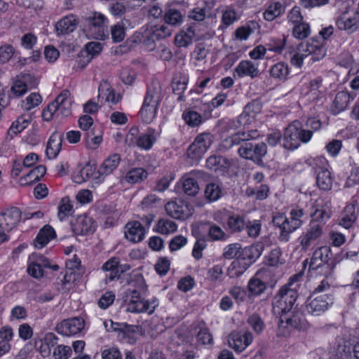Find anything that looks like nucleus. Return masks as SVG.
<instances>
[{
    "instance_id": "nucleus-1",
    "label": "nucleus",
    "mask_w": 359,
    "mask_h": 359,
    "mask_svg": "<svg viewBox=\"0 0 359 359\" xmlns=\"http://www.w3.org/2000/svg\"><path fill=\"white\" fill-rule=\"evenodd\" d=\"M297 286V283L292 280L281 287L276 297L273 311L275 315L280 316L279 327L290 325L296 329H302L304 326L303 313L294 307L298 297Z\"/></svg>"
},
{
    "instance_id": "nucleus-2",
    "label": "nucleus",
    "mask_w": 359,
    "mask_h": 359,
    "mask_svg": "<svg viewBox=\"0 0 359 359\" xmlns=\"http://www.w3.org/2000/svg\"><path fill=\"white\" fill-rule=\"evenodd\" d=\"M130 287L128 290L127 293L130 297L129 302L127 305L126 311L132 313L147 312L151 313L154 312L156 304H154L150 309V304L148 301L142 298L141 293L146 291L147 285L142 274L137 273L130 276L128 282Z\"/></svg>"
},
{
    "instance_id": "nucleus-3",
    "label": "nucleus",
    "mask_w": 359,
    "mask_h": 359,
    "mask_svg": "<svg viewBox=\"0 0 359 359\" xmlns=\"http://www.w3.org/2000/svg\"><path fill=\"white\" fill-rule=\"evenodd\" d=\"M162 98V88L158 83H153L147 89L140 114L146 123L151 122L156 114L157 107Z\"/></svg>"
},
{
    "instance_id": "nucleus-4",
    "label": "nucleus",
    "mask_w": 359,
    "mask_h": 359,
    "mask_svg": "<svg viewBox=\"0 0 359 359\" xmlns=\"http://www.w3.org/2000/svg\"><path fill=\"white\" fill-rule=\"evenodd\" d=\"M238 152L241 158L251 160L261 165L262 163V157L267 153V147L264 142L258 144L245 142L241 145Z\"/></svg>"
},
{
    "instance_id": "nucleus-5",
    "label": "nucleus",
    "mask_w": 359,
    "mask_h": 359,
    "mask_svg": "<svg viewBox=\"0 0 359 359\" xmlns=\"http://www.w3.org/2000/svg\"><path fill=\"white\" fill-rule=\"evenodd\" d=\"M332 298L328 294L313 293L307 301L306 309L313 316H319L328 309L332 304Z\"/></svg>"
},
{
    "instance_id": "nucleus-6",
    "label": "nucleus",
    "mask_w": 359,
    "mask_h": 359,
    "mask_svg": "<svg viewBox=\"0 0 359 359\" xmlns=\"http://www.w3.org/2000/svg\"><path fill=\"white\" fill-rule=\"evenodd\" d=\"M212 137L210 133L198 135L187 149L188 156L193 159L201 158L211 145Z\"/></svg>"
},
{
    "instance_id": "nucleus-7",
    "label": "nucleus",
    "mask_w": 359,
    "mask_h": 359,
    "mask_svg": "<svg viewBox=\"0 0 359 359\" xmlns=\"http://www.w3.org/2000/svg\"><path fill=\"white\" fill-rule=\"evenodd\" d=\"M204 173L200 170H193L186 173L181 179L182 190L189 196H195L199 191L198 180L203 177Z\"/></svg>"
},
{
    "instance_id": "nucleus-8",
    "label": "nucleus",
    "mask_w": 359,
    "mask_h": 359,
    "mask_svg": "<svg viewBox=\"0 0 359 359\" xmlns=\"http://www.w3.org/2000/svg\"><path fill=\"white\" fill-rule=\"evenodd\" d=\"M165 209L168 215L177 219H187L192 215V208L187 203L180 201L179 203L176 201H170L165 206Z\"/></svg>"
},
{
    "instance_id": "nucleus-9",
    "label": "nucleus",
    "mask_w": 359,
    "mask_h": 359,
    "mask_svg": "<svg viewBox=\"0 0 359 359\" xmlns=\"http://www.w3.org/2000/svg\"><path fill=\"white\" fill-rule=\"evenodd\" d=\"M300 123L293 121L285 130L283 147L287 149H295L300 145L299 128Z\"/></svg>"
},
{
    "instance_id": "nucleus-10",
    "label": "nucleus",
    "mask_w": 359,
    "mask_h": 359,
    "mask_svg": "<svg viewBox=\"0 0 359 359\" xmlns=\"http://www.w3.org/2000/svg\"><path fill=\"white\" fill-rule=\"evenodd\" d=\"M70 92L67 90H64L53 102L56 108V117L68 116L71 114L72 99L71 97Z\"/></svg>"
},
{
    "instance_id": "nucleus-11",
    "label": "nucleus",
    "mask_w": 359,
    "mask_h": 359,
    "mask_svg": "<svg viewBox=\"0 0 359 359\" xmlns=\"http://www.w3.org/2000/svg\"><path fill=\"white\" fill-rule=\"evenodd\" d=\"M84 327V321L79 318L63 320L55 328L61 334L70 336L76 334L81 331Z\"/></svg>"
},
{
    "instance_id": "nucleus-12",
    "label": "nucleus",
    "mask_w": 359,
    "mask_h": 359,
    "mask_svg": "<svg viewBox=\"0 0 359 359\" xmlns=\"http://www.w3.org/2000/svg\"><path fill=\"white\" fill-rule=\"evenodd\" d=\"M252 341V335L248 332L244 334L240 332L231 333L228 339L229 346L237 352H241L244 350Z\"/></svg>"
},
{
    "instance_id": "nucleus-13",
    "label": "nucleus",
    "mask_w": 359,
    "mask_h": 359,
    "mask_svg": "<svg viewBox=\"0 0 359 359\" xmlns=\"http://www.w3.org/2000/svg\"><path fill=\"white\" fill-rule=\"evenodd\" d=\"M22 212L18 208L12 207L0 213V220L4 222L7 231L15 228L21 219Z\"/></svg>"
},
{
    "instance_id": "nucleus-14",
    "label": "nucleus",
    "mask_w": 359,
    "mask_h": 359,
    "mask_svg": "<svg viewBox=\"0 0 359 359\" xmlns=\"http://www.w3.org/2000/svg\"><path fill=\"white\" fill-rule=\"evenodd\" d=\"M72 230L77 235L86 234L94 231V221L86 215L79 216L75 222H71Z\"/></svg>"
},
{
    "instance_id": "nucleus-15",
    "label": "nucleus",
    "mask_w": 359,
    "mask_h": 359,
    "mask_svg": "<svg viewBox=\"0 0 359 359\" xmlns=\"http://www.w3.org/2000/svg\"><path fill=\"white\" fill-rule=\"evenodd\" d=\"M346 11L344 12L337 20V25L341 30L353 32L359 29V11L355 12L353 15L347 17Z\"/></svg>"
},
{
    "instance_id": "nucleus-16",
    "label": "nucleus",
    "mask_w": 359,
    "mask_h": 359,
    "mask_svg": "<svg viewBox=\"0 0 359 359\" xmlns=\"http://www.w3.org/2000/svg\"><path fill=\"white\" fill-rule=\"evenodd\" d=\"M125 236L129 241L137 243L141 241L144 236V229L139 222H128L126 226Z\"/></svg>"
},
{
    "instance_id": "nucleus-17",
    "label": "nucleus",
    "mask_w": 359,
    "mask_h": 359,
    "mask_svg": "<svg viewBox=\"0 0 359 359\" xmlns=\"http://www.w3.org/2000/svg\"><path fill=\"white\" fill-rule=\"evenodd\" d=\"M331 250L327 246L320 247L313 253L310 262V268L316 269L330 260Z\"/></svg>"
},
{
    "instance_id": "nucleus-18",
    "label": "nucleus",
    "mask_w": 359,
    "mask_h": 359,
    "mask_svg": "<svg viewBox=\"0 0 359 359\" xmlns=\"http://www.w3.org/2000/svg\"><path fill=\"white\" fill-rule=\"evenodd\" d=\"M63 139V134L54 133L50 137L46 147V155L48 158H54L59 154Z\"/></svg>"
},
{
    "instance_id": "nucleus-19",
    "label": "nucleus",
    "mask_w": 359,
    "mask_h": 359,
    "mask_svg": "<svg viewBox=\"0 0 359 359\" xmlns=\"http://www.w3.org/2000/svg\"><path fill=\"white\" fill-rule=\"evenodd\" d=\"M316 184L323 191H329L332 186V178L330 172L325 168H319L316 170Z\"/></svg>"
},
{
    "instance_id": "nucleus-20",
    "label": "nucleus",
    "mask_w": 359,
    "mask_h": 359,
    "mask_svg": "<svg viewBox=\"0 0 359 359\" xmlns=\"http://www.w3.org/2000/svg\"><path fill=\"white\" fill-rule=\"evenodd\" d=\"M77 24L75 16L67 15L57 22L56 32L58 35L69 34L76 29Z\"/></svg>"
},
{
    "instance_id": "nucleus-21",
    "label": "nucleus",
    "mask_w": 359,
    "mask_h": 359,
    "mask_svg": "<svg viewBox=\"0 0 359 359\" xmlns=\"http://www.w3.org/2000/svg\"><path fill=\"white\" fill-rule=\"evenodd\" d=\"M236 74L238 77L248 76L255 78L258 76L259 70L251 61L243 60L235 69L234 76Z\"/></svg>"
},
{
    "instance_id": "nucleus-22",
    "label": "nucleus",
    "mask_w": 359,
    "mask_h": 359,
    "mask_svg": "<svg viewBox=\"0 0 359 359\" xmlns=\"http://www.w3.org/2000/svg\"><path fill=\"white\" fill-rule=\"evenodd\" d=\"M102 49V44L100 42L92 41L86 44V50L81 51L78 55L79 57H86V61L83 62V65L81 69H83L86 65L90 62L93 57L95 55L99 54Z\"/></svg>"
},
{
    "instance_id": "nucleus-23",
    "label": "nucleus",
    "mask_w": 359,
    "mask_h": 359,
    "mask_svg": "<svg viewBox=\"0 0 359 359\" xmlns=\"http://www.w3.org/2000/svg\"><path fill=\"white\" fill-rule=\"evenodd\" d=\"M106 21V18L101 13H94L89 18V25L91 32H94L97 35V38L102 39L104 36L103 25Z\"/></svg>"
},
{
    "instance_id": "nucleus-24",
    "label": "nucleus",
    "mask_w": 359,
    "mask_h": 359,
    "mask_svg": "<svg viewBox=\"0 0 359 359\" xmlns=\"http://www.w3.org/2000/svg\"><path fill=\"white\" fill-rule=\"evenodd\" d=\"M55 237V232L53 228L49 225H46L40 230L36 238V247L42 248L50 239Z\"/></svg>"
},
{
    "instance_id": "nucleus-25",
    "label": "nucleus",
    "mask_w": 359,
    "mask_h": 359,
    "mask_svg": "<svg viewBox=\"0 0 359 359\" xmlns=\"http://www.w3.org/2000/svg\"><path fill=\"white\" fill-rule=\"evenodd\" d=\"M55 237V232L53 228L49 225H46L40 230L36 238V247L42 248L50 239Z\"/></svg>"
},
{
    "instance_id": "nucleus-26",
    "label": "nucleus",
    "mask_w": 359,
    "mask_h": 359,
    "mask_svg": "<svg viewBox=\"0 0 359 359\" xmlns=\"http://www.w3.org/2000/svg\"><path fill=\"white\" fill-rule=\"evenodd\" d=\"M105 96V100L108 102L116 104L121 100V95L116 94L115 91L109 88V84L107 82L101 83L99 87V95L98 98L104 97Z\"/></svg>"
},
{
    "instance_id": "nucleus-27",
    "label": "nucleus",
    "mask_w": 359,
    "mask_h": 359,
    "mask_svg": "<svg viewBox=\"0 0 359 359\" xmlns=\"http://www.w3.org/2000/svg\"><path fill=\"white\" fill-rule=\"evenodd\" d=\"M156 139L157 134L154 130H149L147 133H142L139 135L137 147L145 150L150 149L156 141Z\"/></svg>"
},
{
    "instance_id": "nucleus-28",
    "label": "nucleus",
    "mask_w": 359,
    "mask_h": 359,
    "mask_svg": "<svg viewBox=\"0 0 359 359\" xmlns=\"http://www.w3.org/2000/svg\"><path fill=\"white\" fill-rule=\"evenodd\" d=\"M350 101V95L347 92L340 91L335 97L332 111L334 114H339L346 108Z\"/></svg>"
},
{
    "instance_id": "nucleus-29",
    "label": "nucleus",
    "mask_w": 359,
    "mask_h": 359,
    "mask_svg": "<svg viewBox=\"0 0 359 359\" xmlns=\"http://www.w3.org/2000/svg\"><path fill=\"white\" fill-rule=\"evenodd\" d=\"M121 161V157L118 154H113L108 157L102 163L100 168V172L102 175H109L114 170Z\"/></svg>"
},
{
    "instance_id": "nucleus-30",
    "label": "nucleus",
    "mask_w": 359,
    "mask_h": 359,
    "mask_svg": "<svg viewBox=\"0 0 359 359\" xmlns=\"http://www.w3.org/2000/svg\"><path fill=\"white\" fill-rule=\"evenodd\" d=\"M118 259L114 257L102 266L103 270L108 272L106 274V278H109V280H114L115 278H118Z\"/></svg>"
},
{
    "instance_id": "nucleus-31",
    "label": "nucleus",
    "mask_w": 359,
    "mask_h": 359,
    "mask_svg": "<svg viewBox=\"0 0 359 359\" xmlns=\"http://www.w3.org/2000/svg\"><path fill=\"white\" fill-rule=\"evenodd\" d=\"M172 29L167 25H155L151 29L149 38L154 41L170 36Z\"/></svg>"
},
{
    "instance_id": "nucleus-32",
    "label": "nucleus",
    "mask_w": 359,
    "mask_h": 359,
    "mask_svg": "<svg viewBox=\"0 0 359 359\" xmlns=\"http://www.w3.org/2000/svg\"><path fill=\"white\" fill-rule=\"evenodd\" d=\"M345 215L340 221V224L346 229L350 228L357 218L355 207L354 205H348L344 210Z\"/></svg>"
},
{
    "instance_id": "nucleus-33",
    "label": "nucleus",
    "mask_w": 359,
    "mask_h": 359,
    "mask_svg": "<svg viewBox=\"0 0 359 359\" xmlns=\"http://www.w3.org/2000/svg\"><path fill=\"white\" fill-rule=\"evenodd\" d=\"M259 135L257 130H250L248 132H238L231 137V142L235 144L249 142L251 139H254Z\"/></svg>"
},
{
    "instance_id": "nucleus-34",
    "label": "nucleus",
    "mask_w": 359,
    "mask_h": 359,
    "mask_svg": "<svg viewBox=\"0 0 359 359\" xmlns=\"http://www.w3.org/2000/svg\"><path fill=\"white\" fill-rule=\"evenodd\" d=\"M73 211V205L71 203L69 198L65 197L62 198L60 205L58 207L57 216L60 220L62 221L67 216L72 215Z\"/></svg>"
},
{
    "instance_id": "nucleus-35",
    "label": "nucleus",
    "mask_w": 359,
    "mask_h": 359,
    "mask_svg": "<svg viewBox=\"0 0 359 359\" xmlns=\"http://www.w3.org/2000/svg\"><path fill=\"white\" fill-rule=\"evenodd\" d=\"M264 250V243L262 242H257L248 248H245L243 253L249 259L255 261L261 256Z\"/></svg>"
},
{
    "instance_id": "nucleus-36",
    "label": "nucleus",
    "mask_w": 359,
    "mask_h": 359,
    "mask_svg": "<svg viewBox=\"0 0 359 359\" xmlns=\"http://www.w3.org/2000/svg\"><path fill=\"white\" fill-rule=\"evenodd\" d=\"M283 10V6L280 2L271 4L264 13V17L265 20L272 21L279 16Z\"/></svg>"
},
{
    "instance_id": "nucleus-37",
    "label": "nucleus",
    "mask_w": 359,
    "mask_h": 359,
    "mask_svg": "<svg viewBox=\"0 0 359 359\" xmlns=\"http://www.w3.org/2000/svg\"><path fill=\"white\" fill-rule=\"evenodd\" d=\"M165 22L170 25H177L182 22V15L176 9L170 8L164 15Z\"/></svg>"
},
{
    "instance_id": "nucleus-38",
    "label": "nucleus",
    "mask_w": 359,
    "mask_h": 359,
    "mask_svg": "<svg viewBox=\"0 0 359 359\" xmlns=\"http://www.w3.org/2000/svg\"><path fill=\"white\" fill-rule=\"evenodd\" d=\"M147 172L142 168H136L130 170L126 175V180L130 183H137L146 178Z\"/></svg>"
},
{
    "instance_id": "nucleus-39",
    "label": "nucleus",
    "mask_w": 359,
    "mask_h": 359,
    "mask_svg": "<svg viewBox=\"0 0 359 359\" xmlns=\"http://www.w3.org/2000/svg\"><path fill=\"white\" fill-rule=\"evenodd\" d=\"M95 169L89 163L82 168L78 174L74 176V182L76 183H82L86 181L94 173Z\"/></svg>"
},
{
    "instance_id": "nucleus-40",
    "label": "nucleus",
    "mask_w": 359,
    "mask_h": 359,
    "mask_svg": "<svg viewBox=\"0 0 359 359\" xmlns=\"http://www.w3.org/2000/svg\"><path fill=\"white\" fill-rule=\"evenodd\" d=\"M221 196V189L218 184L210 183L206 186L205 196L209 201H215Z\"/></svg>"
},
{
    "instance_id": "nucleus-41",
    "label": "nucleus",
    "mask_w": 359,
    "mask_h": 359,
    "mask_svg": "<svg viewBox=\"0 0 359 359\" xmlns=\"http://www.w3.org/2000/svg\"><path fill=\"white\" fill-rule=\"evenodd\" d=\"M297 50L303 52L305 56H307L310 54H318L317 52L321 51V48L318 46V43L314 44L313 41L311 43L302 42L297 46Z\"/></svg>"
},
{
    "instance_id": "nucleus-42",
    "label": "nucleus",
    "mask_w": 359,
    "mask_h": 359,
    "mask_svg": "<svg viewBox=\"0 0 359 359\" xmlns=\"http://www.w3.org/2000/svg\"><path fill=\"white\" fill-rule=\"evenodd\" d=\"M265 289L264 282L259 278H252L248 283V290L252 294H260Z\"/></svg>"
},
{
    "instance_id": "nucleus-43",
    "label": "nucleus",
    "mask_w": 359,
    "mask_h": 359,
    "mask_svg": "<svg viewBox=\"0 0 359 359\" xmlns=\"http://www.w3.org/2000/svg\"><path fill=\"white\" fill-rule=\"evenodd\" d=\"M270 74L274 78H285L288 74V67L283 62L277 63L272 66L270 69Z\"/></svg>"
},
{
    "instance_id": "nucleus-44",
    "label": "nucleus",
    "mask_w": 359,
    "mask_h": 359,
    "mask_svg": "<svg viewBox=\"0 0 359 359\" xmlns=\"http://www.w3.org/2000/svg\"><path fill=\"white\" fill-rule=\"evenodd\" d=\"M111 35L116 43L122 41L126 36L125 27L121 23H117L111 27Z\"/></svg>"
},
{
    "instance_id": "nucleus-45",
    "label": "nucleus",
    "mask_w": 359,
    "mask_h": 359,
    "mask_svg": "<svg viewBox=\"0 0 359 359\" xmlns=\"http://www.w3.org/2000/svg\"><path fill=\"white\" fill-rule=\"evenodd\" d=\"M176 229L177 225L172 221L160 219L157 224V231L162 234H167L170 232H173Z\"/></svg>"
},
{
    "instance_id": "nucleus-46",
    "label": "nucleus",
    "mask_w": 359,
    "mask_h": 359,
    "mask_svg": "<svg viewBox=\"0 0 359 359\" xmlns=\"http://www.w3.org/2000/svg\"><path fill=\"white\" fill-rule=\"evenodd\" d=\"M245 225L244 219L238 215L229 217L228 226L233 231H241Z\"/></svg>"
},
{
    "instance_id": "nucleus-47",
    "label": "nucleus",
    "mask_w": 359,
    "mask_h": 359,
    "mask_svg": "<svg viewBox=\"0 0 359 359\" xmlns=\"http://www.w3.org/2000/svg\"><path fill=\"white\" fill-rule=\"evenodd\" d=\"M310 33L309 25L304 22L296 25L293 28V34L296 38L303 39L306 38Z\"/></svg>"
},
{
    "instance_id": "nucleus-48",
    "label": "nucleus",
    "mask_w": 359,
    "mask_h": 359,
    "mask_svg": "<svg viewBox=\"0 0 359 359\" xmlns=\"http://www.w3.org/2000/svg\"><path fill=\"white\" fill-rule=\"evenodd\" d=\"M224 257L226 259H238L241 256V246L239 244H231L224 248L223 253Z\"/></svg>"
},
{
    "instance_id": "nucleus-49",
    "label": "nucleus",
    "mask_w": 359,
    "mask_h": 359,
    "mask_svg": "<svg viewBox=\"0 0 359 359\" xmlns=\"http://www.w3.org/2000/svg\"><path fill=\"white\" fill-rule=\"evenodd\" d=\"M15 50L11 45L0 46V65L8 62L13 57Z\"/></svg>"
},
{
    "instance_id": "nucleus-50",
    "label": "nucleus",
    "mask_w": 359,
    "mask_h": 359,
    "mask_svg": "<svg viewBox=\"0 0 359 359\" xmlns=\"http://www.w3.org/2000/svg\"><path fill=\"white\" fill-rule=\"evenodd\" d=\"M72 354V348L69 346L59 345L53 351L55 359H67Z\"/></svg>"
},
{
    "instance_id": "nucleus-51",
    "label": "nucleus",
    "mask_w": 359,
    "mask_h": 359,
    "mask_svg": "<svg viewBox=\"0 0 359 359\" xmlns=\"http://www.w3.org/2000/svg\"><path fill=\"white\" fill-rule=\"evenodd\" d=\"M140 135L139 129L137 127L131 128L126 136L125 143L129 147L137 146Z\"/></svg>"
},
{
    "instance_id": "nucleus-52",
    "label": "nucleus",
    "mask_w": 359,
    "mask_h": 359,
    "mask_svg": "<svg viewBox=\"0 0 359 359\" xmlns=\"http://www.w3.org/2000/svg\"><path fill=\"white\" fill-rule=\"evenodd\" d=\"M248 234L250 237L256 238L261 231V223L259 220L248 221L245 223Z\"/></svg>"
},
{
    "instance_id": "nucleus-53",
    "label": "nucleus",
    "mask_w": 359,
    "mask_h": 359,
    "mask_svg": "<svg viewBox=\"0 0 359 359\" xmlns=\"http://www.w3.org/2000/svg\"><path fill=\"white\" fill-rule=\"evenodd\" d=\"M186 123L191 126H196L201 122V114L193 111H188L183 114Z\"/></svg>"
},
{
    "instance_id": "nucleus-54",
    "label": "nucleus",
    "mask_w": 359,
    "mask_h": 359,
    "mask_svg": "<svg viewBox=\"0 0 359 359\" xmlns=\"http://www.w3.org/2000/svg\"><path fill=\"white\" fill-rule=\"evenodd\" d=\"M41 102V95L39 93H34L27 97L26 101L23 104V107L26 110H29L32 108L38 106Z\"/></svg>"
},
{
    "instance_id": "nucleus-55",
    "label": "nucleus",
    "mask_w": 359,
    "mask_h": 359,
    "mask_svg": "<svg viewBox=\"0 0 359 359\" xmlns=\"http://www.w3.org/2000/svg\"><path fill=\"white\" fill-rule=\"evenodd\" d=\"M248 323L257 333L261 332L264 329V323L259 316L256 313L252 314L248 318Z\"/></svg>"
},
{
    "instance_id": "nucleus-56",
    "label": "nucleus",
    "mask_w": 359,
    "mask_h": 359,
    "mask_svg": "<svg viewBox=\"0 0 359 359\" xmlns=\"http://www.w3.org/2000/svg\"><path fill=\"white\" fill-rule=\"evenodd\" d=\"M46 171L44 165H39L32 170L27 175L26 178H29L32 181H38L45 175Z\"/></svg>"
},
{
    "instance_id": "nucleus-57",
    "label": "nucleus",
    "mask_w": 359,
    "mask_h": 359,
    "mask_svg": "<svg viewBox=\"0 0 359 359\" xmlns=\"http://www.w3.org/2000/svg\"><path fill=\"white\" fill-rule=\"evenodd\" d=\"M27 271L30 276L35 278H39L43 276V270L40 263L32 262L29 264Z\"/></svg>"
},
{
    "instance_id": "nucleus-58",
    "label": "nucleus",
    "mask_w": 359,
    "mask_h": 359,
    "mask_svg": "<svg viewBox=\"0 0 359 359\" xmlns=\"http://www.w3.org/2000/svg\"><path fill=\"white\" fill-rule=\"evenodd\" d=\"M20 79L28 89L35 88L39 83L38 79L30 74H22Z\"/></svg>"
},
{
    "instance_id": "nucleus-59",
    "label": "nucleus",
    "mask_w": 359,
    "mask_h": 359,
    "mask_svg": "<svg viewBox=\"0 0 359 359\" xmlns=\"http://www.w3.org/2000/svg\"><path fill=\"white\" fill-rule=\"evenodd\" d=\"M231 266L232 269L236 270V274L238 275L247 269L248 264L245 262V257L241 259L238 257L231 263Z\"/></svg>"
},
{
    "instance_id": "nucleus-60",
    "label": "nucleus",
    "mask_w": 359,
    "mask_h": 359,
    "mask_svg": "<svg viewBox=\"0 0 359 359\" xmlns=\"http://www.w3.org/2000/svg\"><path fill=\"white\" fill-rule=\"evenodd\" d=\"M102 359H122V355L118 348L111 347L102 351Z\"/></svg>"
},
{
    "instance_id": "nucleus-61",
    "label": "nucleus",
    "mask_w": 359,
    "mask_h": 359,
    "mask_svg": "<svg viewBox=\"0 0 359 359\" xmlns=\"http://www.w3.org/2000/svg\"><path fill=\"white\" fill-rule=\"evenodd\" d=\"M187 243V238L182 236L174 237L170 242L169 248L171 251H176Z\"/></svg>"
},
{
    "instance_id": "nucleus-62",
    "label": "nucleus",
    "mask_w": 359,
    "mask_h": 359,
    "mask_svg": "<svg viewBox=\"0 0 359 359\" xmlns=\"http://www.w3.org/2000/svg\"><path fill=\"white\" fill-rule=\"evenodd\" d=\"M306 233H308L316 238H320L323 233V224L311 222L309 229Z\"/></svg>"
},
{
    "instance_id": "nucleus-63",
    "label": "nucleus",
    "mask_w": 359,
    "mask_h": 359,
    "mask_svg": "<svg viewBox=\"0 0 359 359\" xmlns=\"http://www.w3.org/2000/svg\"><path fill=\"white\" fill-rule=\"evenodd\" d=\"M198 341L201 344H211L212 341V337L211 334L209 332L208 329H201L197 334Z\"/></svg>"
},
{
    "instance_id": "nucleus-64",
    "label": "nucleus",
    "mask_w": 359,
    "mask_h": 359,
    "mask_svg": "<svg viewBox=\"0 0 359 359\" xmlns=\"http://www.w3.org/2000/svg\"><path fill=\"white\" fill-rule=\"evenodd\" d=\"M28 88L25 84L18 79L14 83L11 88V92L15 95V97H20L25 94L27 91Z\"/></svg>"
}]
</instances>
